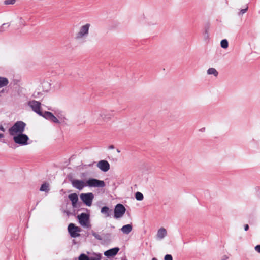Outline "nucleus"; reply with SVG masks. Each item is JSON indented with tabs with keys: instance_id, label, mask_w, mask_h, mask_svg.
<instances>
[{
	"instance_id": "obj_9",
	"label": "nucleus",
	"mask_w": 260,
	"mask_h": 260,
	"mask_svg": "<svg viewBox=\"0 0 260 260\" xmlns=\"http://www.w3.org/2000/svg\"><path fill=\"white\" fill-rule=\"evenodd\" d=\"M126 211L124 206L121 204H117L114 208V217L115 218H119L123 216Z\"/></svg>"
},
{
	"instance_id": "obj_25",
	"label": "nucleus",
	"mask_w": 260,
	"mask_h": 260,
	"mask_svg": "<svg viewBox=\"0 0 260 260\" xmlns=\"http://www.w3.org/2000/svg\"><path fill=\"white\" fill-rule=\"evenodd\" d=\"M89 257L85 254H81L79 257V260H89Z\"/></svg>"
},
{
	"instance_id": "obj_18",
	"label": "nucleus",
	"mask_w": 260,
	"mask_h": 260,
	"mask_svg": "<svg viewBox=\"0 0 260 260\" xmlns=\"http://www.w3.org/2000/svg\"><path fill=\"white\" fill-rule=\"evenodd\" d=\"M50 190V185L48 182H44L40 187V191L47 193Z\"/></svg>"
},
{
	"instance_id": "obj_20",
	"label": "nucleus",
	"mask_w": 260,
	"mask_h": 260,
	"mask_svg": "<svg viewBox=\"0 0 260 260\" xmlns=\"http://www.w3.org/2000/svg\"><path fill=\"white\" fill-rule=\"evenodd\" d=\"M207 72L208 75H213L215 77H217L218 75V72L214 68H210L208 69Z\"/></svg>"
},
{
	"instance_id": "obj_8",
	"label": "nucleus",
	"mask_w": 260,
	"mask_h": 260,
	"mask_svg": "<svg viewBox=\"0 0 260 260\" xmlns=\"http://www.w3.org/2000/svg\"><path fill=\"white\" fill-rule=\"evenodd\" d=\"M68 230L71 236L73 238L78 237L80 235L79 233L81 231V229L76 226L74 223L69 224Z\"/></svg>"
},
{
	"instance_id": "obj_28",
	"label": "nucleus",
	"mask_w": 260,
	"mask_h": 260,
	"mask_svg": "<svg viewBox=\"0 0 260 260\" xmlns=\"http://www.w3.org/2000/svg\"><path fill=\"white\" fill-rule=\"evenodd\" d=\"M164 260H173V257L170 254H167L165 256Z\"/></svg>"
},
{
	"instance_id": "obj_27",
	"label": "nucleus",
	"mask_w": 260,
	"mask_h": 260,
	"mask_svg": "<svg viewBox=\"0 0 260 260\" xmlns=\"http://www.w3.org/2000/svg\"><path fill=\"white\" fill-rule=\"evenodd\" d=\"M10 24L9 23H4L1 27H0V31H4L3 28L4 27L8 28L10 26Z\"/></svg>"
},
{
	"instance_id": "obj_36",
	"label": "nucleus",
	"mask_w": 260,
	"mask_h": 260,
	"mask_svg": "<svg viewBox=\"0 0 260 260\" xmlns=\"http://www.w3.org/2000/svg\"><path fill=\"white\" fill-rule=\"evenodd\" d=\"M0 129L2 130V131L4 132L5 131V129L3 127V126H0Z\"/></svg>"
},
{
	"instance_id": "obj_33",
	"label": "nucleus",
	"mask_w": 260,
	"mask_h": 260,
	"mask_svg": "<svg viewBox=\"0 0 260 260\" xmlns=\"http://www.w3.org/2000/svg\"><path fill=\"white\" fill-rule=\"evenodd\" d=\"M89 260H100L99 258H96L94 257H89Z\"/></svg>"
},
{
	"instance_id": "obj_23",
	"label": "nucleus",
	"mask_w": 260,
	"mask_h": 260,
	"mask_svg": "<svg viewBox=\"0 0 260 260\" xmlns=\"http://www.w3.org/2000/svg\"><path fill=\"white\" fill-rule=\"evenodd\" d=\"M91 233L92 234V235L96 239L99 240H102V236L99 235L98 233H97L96 232H94V231H92L91 232Z\"/></svg>"
},
{
	"instance_id": "obj_12",
	"label": "nucleus",
	"mask_w": 260,
	"mask_h": 260,
	"mask_svg": "<svg viewBox=\"0 0 260 260\" xmlns=\"http://www.w3.org/2000/svg\"><path fill=\"white\" fill-rule=\"evenodd\" d=\"M96 166L101 171L105 172H107L110 169V164L105 160L99 161Z\"/></svg>"
},
{
	"instance_id": "obj_6",
	"label": "nucleus",
	"mask_w": 260,
	"mask_h": 260,
	"mask_svg": "<svg viewBox=\"0 0 260 260\" xmlns=\"http://www.w3.org/2000/svg\"><path fill=\"white\" fill-rule=\"evenodd\" d=\"M77 218L79 224L84 228H91L89 215L88 214L82 213L78 215Z\"/></svg>"
},
{
	"instance_id": "obj_30",
	"label": "nucleus",
	"mask_w": 260,
	"mask_h": 260,
	"mask_svg": "<svg viewBox=\"0 0 260 260\" xmlns=\"http://www.w3.org/2000/svg\"><path fill=\"white\" fill-rule=\"evenodd\" d=\"M204 39L205 40L208 39V38L209 37V35L208 30L207 29L205 31V32H204Z\"/></svg>"
},
{
	"instance_id": "obj_37",
	"label": "nucleus",
	"mask_w": 260,
	"mask_h": 260,
	"mask_svg": "<svg viewBox=\"0 0 260 260\" xmlns=\"http://www.w3.org/2000/svg\"><path fill=\"white\" fill-rule=\"evenodd\" d=\"M3 137H4V134L0 133V138H3Z\"/></svg>"
},
{
	"instance_id": "obj_13",
	"label": "nucleus",
	"mask_w": 260,
	"mask_h": 260,
	"mask_svg": "<svg viewBox=\"0 0 260 260\" xmlns=\"http://www.w3.org/2000/svg\"><path fill=\"white\" fill-rule=\"evenodd\" d=\"M119 250L118 247H114L105 251L104 255L107 257L113 256L117 254Z\"/></svg>"
},
{
	"instance_id": "obj_17",
	"label": "nucleus",
	"mask_w": 260,
	"mask_h": 260,
	"mask_svg": "<svg viewBox=\"0 0 260 260\" xmlns=\"http://www.w3.org/2000/svg\"><path fill=\"white\" fill-rule=\"evenodd\" d=\"M112 210H110L109 207L104 206L101 208V212L105 215V217H110Z\"/></svg>"
},
{
	"instance_id": "obj_7",
	"label": "nucleus",
	"mask_w": 260,
	"mask_h": 260,
	"mask_svg": "<svg viewBox=\"0 0 260 260\" xmlns=\"http://www.w3.org/2000/svg\"><path fill=\"white\" fill-rule=\"evenodd\" d=\"M86 185L89 187L103 188L105 187V183L104 181L95 178H90L86 181Z\"/></svg>"
},
{
	"instance_id": "obj_21",
	"label": "nucleus",
	"mask_w": 260,
	"mask_h": 260,
	"mask_svg": "<svg viewBox=\"0 0 260 260\" xmlns=\"http://www.w3.org/2000/svg\"><path fill=\"white\" fill-rule=\"evenodd\" d=\"M221 47L223 49H226L229 46V43L226 39L222 40L220 42Z\"/></svg>"
},
{
	"instance_id": "obj_15",
	"label": "nucleus",
	"mask_w": 260,
	"mask_h": 260,
	"mask_svg": "<svg viewBox=\"0 0 260 260\" xmlns=\"http://www.w3.org/2000/svg\"><path fill=\"white\" fill-rule=\"evenodd\" d=\"M167 233L166 230L164 228L159 229L157 233V238L159 240L163 239L167 235Z\"/></svg>"
},
{
	"instance_id": "obj_19",
	"label": "nucleus",
	"mask_w": 260,
	"mask_h": 260,
	"mask_svg": "<svg viewBox=\"0 0 260 260\" xmlns=\"http://www.w3.org/2000/svg\"><path fill=\"white\" fill-rule=\"evenodd\" d=\"M9 84V81L7 78L0 77V87L7 86Z\"/></svg>"
},
{
	"instance_id": "obj_2",
	"label": "nucleus",
	"mask_w": 260,
	"mask_h": 260,
	"mask_svg": "<svg viewBox=\"0 0 260 260\" xmlns=\"http://www.w3.org/2000/svg\"><path fill=\"white\" fill-rule=\"evenodd\" d=\"M112 116L111 113L107 111H96L92 113L93 121L97 125H103L104 123L107 122Z\"/></svg>"
},
{
	"instance_id": "obj_38",
	"label": "nucleus",
	"mask_w": 260,
	"mask_h": 260,
	"mask_svg": "<svg viewBox=\"0 0 260 260\" xmlns=\"http://www.w3.org/2000/svg\"><path fill=\"white\" fill-rule=\"evenodd\" d=\"M94 163H95V162H93L92 164H89L88 166H92Z\"/></svg>"
},
{
	"instance_id": "obj_26",
	"label": "nucleus",
	"mask_w": 260,
	"mask_h": 260,
	"mask_svg": "<svg viewBox=\"0 0 260 260\" xmlns=\"http://www.w3.org/2000/svg\"><path fill=\"white\" fill-rule=\"evenodd\" d=\"M19 23L20 26H25L26 25V22L24 19L22 17L19 18Z\"/></svg>"
},
{
	"instance_id": "obj_11",
	"label": "nucleus",
	"mask_w": 260,
	"mask_h": 260,
	"mask_svg": "<svg viewBox=\"0 0 260 260\" xmlns=\"http://www.w3.org/2000/svg\"><path fill=\"white\" fill-rule=\"evenodd\" d=\"M71 182L73 187L79 190H81L84 187L87 186L86 182H85L83 180L72 179Z\"/></svg>"
},
{
	"instance_id": "obj_4",
	"label": "nucleus",
	"mask_w": 260,
	"mask_h": 260,
	"mask_svg": "<svg viewBox=\"0 0 260 260\" xmlns=\"http://www.w3.org/2000/svg\"><path fill=\"white\" fill-rule=\"evenodd\" d=\"M26 124L21 121H17L9 128V132L10 135H14L19 133H23L25 130Z\"/></svg>"
},
{
	"instance_id": "obj_14",
	"label": "nucleus",
	"mask_w": 260,
	"mask_h": 260,
	"mask_svg": "<svg viewBox=\"0 0 260 260\" xmlns=\"http://www.w3.org/2000/svg\"><path fill=\"white\" fill-rule=\"evenodd\" d=\"M68 198L72 202V205L73 207H76L77 203L78 201V195L75 193H71L68 196Z\"/></svg>"
},
{
	"instance_id": "obj_10",
	"label": "nucleus",
	"mask_w": 260,
	"mask_h": 260,
	"mask_svg": "<svg viewBox=\"0 0 260 260\" xmlns=\"http://www.w3.org/2000/svg\"><path fill=\"white\" fill-rule=\"evenodd\" d=\"M80 197L81 200L84 204H86V205L90 206L94 198V195L91 192L81 193Z\"/></svg>"
},
{
	"instance_id": "obj_22",
	"label": "nucleus",
	"mask_w": 260,
	"mask_h": 260,
	"mask_svg": "<svg viewBox=\"0 0 260 260\" xmlns=\"http://www.w3.org/2000/svg\"><path fill=\"white\" fill-rule=\"evenodd\" d=\"M135 198L138 201H142L143 200L144 196L142 193L140 192H137L135 193Z\"/></svg>"
},
{
	"instance_id": "obj_34",
	"label": "nucleus",
	"mask_w": 260,
	"mask_h": 260,
	"mask_svg": "<svg viewBox=\"0 0 260 260\" xmlns=\"http://www.w3.org/2000/svg\"><path fill=\"white\" fill-rule=\"evenodd\" d=\"M248 229H249L248 225V224H245L244 225V230H245V231H247L248 230Z\"/></svg>"
},
{
	"instance_id": "obj_24",
	"label": "nucleus",
	"mask_w": 260,
	"mask_h": 260,
	"mask_svg": "<svg viewBox=\"0 0 260 260\" xmlns=\"http://www.w3.org/2000/svg\"><path fill=\"white\" fill-rule=\"evenodd\" d=\"M42 95V93L41 92L35 91L32 95V96L34 98H39Z\"/></svg>"
},
{
	"instance_id": "obj_5",
	"label": "nucleus",
	"mask_w": 260,
	"mask_h": 260,
	"mask_svg": "<svg viewBox=\"0 0 260 260\" xmlns=\"http://www.w3.org/2000/svg\"><path fill=\"white\" fill-rule=\"evenodd\" d=\"M12 136H13L14 142L20 146H25L29 144L28 143L29 139L26 134L19 133Z\"/></svg>"
},
{
	"instance_id": "obj_40",
	"label": "nucleus",
	"mask_w": 260,
	"mask_h": 260,
	"mask_svg": "<svg viewBox=\"0 0 260 260\" xmlns=\"http://www.w3.org/2000/svg\"><path fill=\"white\" fill-rule=\"evenodd\" d=\"M117 152L118 153H119V152H120V151L119 149H117Z\"/></svg>"
},
{
	"instance_id": "obj_1",
	"label": "nucleus",
	"mask_w": 260,
	"mask_h": 260,
	"mask_svg": "<svg viewBox=\"0 0 260 260\" xmlns=\"http://www.w3.org/2000/svg\"><path fill=\"white\" fill-rule=\"evenodd\" d=\"M28 105L34 112L46 119L55 123H59L58 119L51 112L48 111L43 112L41 110V104L40 102L35 100H31L28 102Z\"/></svg>"
},
{
	"instance_id": "obj_16",
	"label": "nucleus",
	"mask_w": 260,
	"mask_h": 260,
	"mask_svg": "<svg viewBox=\"0 0 260 260\" xmlns=\"http://www.w3.org/2000/svg\"><path fill=\"white\" fill-rule=\"evenodd\" d=\"M133 229L132 225L131 224H128L125 225H123L121 229V232L124 234H128L131 233Z\"/></svg>"
},
{
	"instance_id": "obj_3",
	"label": "nucleus",
	"mask_w": 260,
	"mask_h": 260,
	"mask_svg": "<svg viewBox=\"0 0 260 260\" xmlns=\"http://www.w3.org/2000/svg\"><path fill=\"white\" fill-rule=\"evenodd\" d=\"M90 26L91 24L89 23H86L82 25L80 27L79 31L76 34L75 39L77 41H82L86 39L89 35Z\"/></svg>"
},
{
	"instance_id": "obj_29",
	"label": "nucleus",
	"mask_w": 260,
	"mask_h": 260,
	"mask_svg": "<svg viewBox=\"0 0 260 260\" xmlns=\"http://www.w3.org/2000/svg\"><path fill=\"white\" fill-rule=\"evenodd\" d=\"M15 2V0H7L5 1V4L7 5L14 4Z\"/></svg>"
},
{
	"instance_id": "obj_32",
	"label": "nucleus",
	"mask_w": 260,
	"mask_h": 260,
	"mask_svg": "<svg viewBox=\"0 0 260 260\" xmlns=\"http://www.w3.org/2000/svg\"><path fill=\"white\" fill-rule=\"evenodd\" d=\"M254 249L255 251L260 253V245H256Z\"/></svg>"
},
{
	"instance_id": "obj_31",
	"label": "nucleus",
	"mask_w": 260,
	"mask_h": 260,
	"mask_svg": "<svg viewBox=\"0 0 260 260\" xmlns=\"http://www.w3.org/2000/svg\"><path fill=\"white\" fill-rule=\"evenodd\" d=\"M248 8L247 6L246 8L241 9L239 12V15H243V14H244L247 11Z\"/></svg>"
},
{
	"instance_id": "obj_35",
	"label": "nucleus",
	"mask_w": 260,
	"mask_h": 260,
	"mask_svg": "<svg viewBox=\"0 0 260 260\" xmlns=\"http://www.w3.org/2000/svg\"><path fill=\"white\" fill-rule=\"evenodd\" d=\"M114 146L113 145H110L109 146V149H114Z\"/></svg>"
},
{
	"instance_id": "obj_39",
	"label": "nucleus",
	"mask_w": 260,
	"mask_h": 260,
	"mask_svg": "<svg viewBox=\"0 0 260 260\" xmlns=\"http://www.w3.org/2000/svg\"><path fill=\"white\" fill-rule=\"evenodd\" d=\"M152 260H157V259L156 258L154 257L152 259Z\"/></svg>"
}]
</instances>
